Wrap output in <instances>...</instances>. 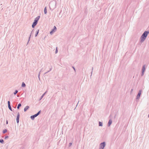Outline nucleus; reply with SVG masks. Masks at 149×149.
Listing matches in <instances>:
<instances>
[{"instance_id": "1", "label": "nucleus", "mask_w": 149, "mask_h": 149, "mask_svg": "<svg viewBox=\"0 0 149 149\" xmlns=\"http://www.w3.org/2000/svg\"><path fill=\"white\" fill-rule=\"evenodd\" d=\"M149 33L148 31H145L142 34L140 38V41L141 42H143L145 40Z\"/></svg>"}, {"instance_id": "2", "label": "nucleus", "mask_w": 149, "mask_h": 149, "mask_svg": "<svg viewBox=\"0 0 149 149\" xmlns=\"http://www.w3.org/2000/svg\"><path fill=\"white\" fill-rule=\"evenodd\" d=\"M106 145V143L105 142L101 143L100 145L99 149H103Z\"/></svg>"}, {"instance_id": "3", "label": "nucleus", "mask_w": 149, "mask_h": 149, "mask_svg": "<svg viewBox=\"0 0 149 149\" xmlns=\"http://www.w3.org/2000/svg\"><path fill=\"white\" fill-rule=\"evenodd\" d=\"M40 113V111H39L38 113H37L36 114H35V115L31 116V119L32 120H33L35 118L37 117V116H38L39 114Z\"/></svg>"}, {"instance_id": "4", "label": "nucleus", "mask_w": 149, "mask_h": 149, "mask_svg": "<svg viewBox=\"0 0 149 149\" xmlns=\"http://www.w3.org/2000/svg\"><path fill=\"white\" fill-rule=\"evenodd\" d=\"M142 91L141 90H140L139 91V93L136 96V99L139 100V99L140 95L141 94Z\"/></svg>"}, {"instance_id": "5", "label": "nucleus", "mask_w": 149, "mask_h": 149, "mask_svg": "<svg viewBox=\"0 0 149 149\" xmlns=\"http://www.w3.org/2000/svg\"><path fill=\"white\" fill-rule=\"evenodd\" d=\"M56 30V28L55 26H54V28L52 29L50 32V33L51 34H52L53 32H55Z\"/></svg>"}, {"instance_id": "6", "label": "nucleus", "mask_w": 149, "mask_h": 149, "mask_svg": "<svg viewBox=\"0 0 149 149\" xmlns=\"http://www.w3.org/2000/svg\"><path fill=\"white\" fill-rule=\"evenodd\" d=\"M45 65H44V64H43L42 65V66H41V67H42V68H41V70H40V72H39V73H38V77H40V72L42 71V70L43 69V68L45 67Z\"/></svg>"}, {"instance_id": "7", "label": "nucleus", "mask_w": 149, "mask_h": 149, "mask_svg": "<svg viewBox=\"0 0 149 149\" xmlns=\"http://www.w3.org/2000/svg\"><path fill=\"white\" fill-rule=\"evenodd\" d=\"M19 113H18L16 118V121L17 123H18L19 122Z\"/></svg>"}, {"instance_id": "8", "label": "nucleus", "mask_w": 149, "mask_h": 149, "mask_svg": "<svg viewBox=\"0 0 149 149\" xmlns=\"http://www.w3.org/2000/svg\"><path fill=\"white\" fill-rule=\"evenodd\" d=\"M40 18V16H38L35 19L34 22H36V23H37L38 21L39 20V18Z\"/></svg>"}, {"instance_id": "9", "label": "nucleus", "mask_w": 149, "mask_h": 149, "mask_svg": "<svg viewBox=\"0 0 149 149\" xmlns=\"http://www.w3.org/2000/svg\"><path fill=\"white\" fill-rule=\"evenodd\" d=\"M8 107L9 109L11 111H12L13 110L12 109V108H11V107L10 105V102L9 101H8Z\"/></svg>"}, {"instance_id": "10", "label": "nucleus", "mask_w": 149, "mask_h": 149, "mask_svg": "<svg viewBox=\"0 0 149 149\" xmlns=\"http://www.w3.org/2000/svg\"><path fill=\"white\" fill-rule=\"evenodd\" d=\"M145 65H144L142 66V72H144L145 70Z\"/></svg>"}, {"instance_id": "11", "label": "nucleus", "mask_w": 149, "mask_h": 149, "mask_svg": "<svg viewBox=\"0 0 149 149\" xmlns=\"http://www.w3.org/2000/svg\"><path fill=\"white\" fill-rule=\"evenodd\" d=\"M112 121L111 120H109L108 123V126L109 127L112 123Z\"/></svg>"}, {"instance_id": "12", "label": "nucleus", "mask_w": 149, "mask_h": 149, "mask_svg": "<svg viewBox=\"0 0 149 149\" xmlns=\"http://www.w3.org/2000/svg\"><path fill=\"white\" fill-rule=\"evenodd\" d=\"M29 108V106H26L24 109V111H26V110L28 109Z\"/></svg>"}, {"instance_id": "13", "label": "nucleus", "mask_w": 149, "mask_h": 149, "mask_svg": "<svg viewBox=\"0 0 149 149\" xmlns=\"http://www.w3.org/2000/svg\"><path fill=\"white\" fill-rule=\"evenodd\" d=\"M37 23H36V22H34L32 25V27L33 28H34L35 26L37 24Z\"/></svg>"}, {"instance_id": "14", "label": "nucleus", "mask_w": 149, "mask_h": 149, "mask_svg": "<svg viewBox=\"0 0 149 149\" xmlns=\"http://www.w3.org/2000/svg\"><path fill=\"white\" fill-rule=\"evenodd\" d=\"M47 91L45 92L43 94H42V95L40 99V100L42 99L43 98V96H44V95H45Z\"/></svg>"}, {"instance_id": "15", "label": "nucleus", "mask_w": 149, "mask_h": 149, "mask_svg": "<svg viewBox=\"0 0 149 149\" xmlns=\"http://www.w3.org/2000/svg\"><path fill=\"white\" fill-rule=\"evenodd\" d=\"M44 13L46 14L47 13V9L46 8V7H45L44 9Z\"/></svg>"}, {"instance_id": "16", "label": "nucleus", "mask_w": 149, "mask_h": 149, "mask_svg": "<svg viewBox=\"0 0 149 149\" xmlns=\"http://www.w3.org/2000/svg\"><path fill=\"white\" fill-rule=\"evenodd\" d=\"M26 86V84L24 82H22V87H24Z\"/></svg>"}, {"instance_id": "17", "label": "nucleus", "mask_w": 149, "mask_h": 149, "mask_svg": "<svg viewBox=\"0 0 149 149\" xmlns=\"http://www.w3.org/2000/svg\"><path fill=\"white\" fill-rule=\"evenodd\" d=\"M103 125V123L101 122H99V126H102Z\"/></svg>"}, {"instance_id": "18", "label": "nucleus", "mask_w": 149, "mask_h": 149, "mask_svg": "<svg viewBox=\"0 0 149 149\" xmlns=\"http://www.w3.org/2000/svg\"><path fill=\"white\" fill-rule=\"evenodd\" d=\"M39 30H37L36 31V33L35 35V37H36L37 35H38V33H39Z\"/></svg>"}, {"instance_id": "19", "label": "nucleus", "mask_w": 149, "mask_h": 149, "mask_svg": "<svg viewBox=\"0 0 149 149\" xmlns=\"http://www.w3.org/2000/svg\"><path fill=\"white\" fill-rule=\"evenodd\" d=\"M21 106V104L19 103V104L17 107V109H19V107Z\"/></svg>"}, {"instance_id": "20", "label": "nucleus", "mask_w": 149, "mask_h": 149, "mask_svg": "<svg viewBox=\"0 0 149 149\" xmlns=\"http://www.w3.org/2000/svg\"><path fill=\"white\" fill-rule=\"evenodd\" d=\"M18 91L17 90H16L15 92L14 93V94L15 95L18 92Z\"/></svg>"}, {"instance_id": "21", "label": "nucleus", "mask_w": 149, "mask_h": 149, "mask_svg": "<svg viewBox=\"0 0 149 149\" xmlns=\"http://www.w3.org/2000/svg\"><path fill=\"white\" fill-rule=\"evenodd\" d=\"M32 31L31 32V33L30 34V36L29 37V39H28V42L30 40V38H31V34H32Z\"/></svg>"}, {"instance_id": "22", "label": "nucleus", "mask_w": 149, "mask_h": 149, "mask_svg": "<svg viewBox=\"0 0 149 149\" xmlns=\"http://www.w3.org/2000/svg\"><path fill=\"white\" fill-rule=\"evenodd\" d=\"M3 139H0V142L1 143H3Z\"/></svg>"}, {"instance_id": "23", "label": "nucleus", "mask_w": 149, "mask_h": 149, "mask_svg": "<svg viewBox=\"0 0 149 149\" xmlns=\"http://www.w3.org/2000/svg\"><path fill=\"white\" fill-rule=\"evenodd\" d=\"M7 132V130H6V129H5L3 131V133H5L6 132Z\"/></svg>"}, {"instance_id": "24", "label": "nucleus", "mask_w": 149, "mask_h": 149, "mask_svg": "<svg viewBox=\"0 0 149 149\" xmlns=\"http://www.w3.org/2000/svg\"><path fill=\"white\" fill-rule=\"evenodd\" d=\"M58 52V50H57V47H56V51H55V53L56 54Z\"/></svg>"}, {"instance_id": "25", "label": "nucleus", "mask_w": 149, "mask_h": 149, "mask_svg": "<svg viewBox=\"0 0 149 149\" xmlns=\"http://www.w3.org/2000/svg\"><path fill=\"white\" fill-rule=\"evenodd\" d=\"M8 136H6L5 138H4V139H8Z\"/></svg>"}, {"instance_id": "26", "label": "nucleus", "mask_w": 149, "mask_h": 149, "mask_svg": "<svg viewBox=\"0 0 149 149\" xmlns=\"http://www.w3.org/2000/svg\"><path fill=\"white\" fill-rule=\"evenodd\" d=\"M93 68H92V71H91V76H92V72H93Z\"/></svg>"}, {"instance_id": "27", "label": "nucleus", "mask_w": 149, "mask_h": 149, "mask_svg": "<svg viewBox=\"0 0 149 149\" xmlns=\"http://www.w3.org/2000/svg\"><path fill=\"white\" fill-rule=\"evenodd\" d=\"M144 72H142L141 74V76H143L144 75Z\"/></svg>"}, {"instance_id": "28", "label": "nucleus", "mask_w": 149, "mask_h": 149, "mask_svg": "<svg viewBox=\"0 0 149 149\" xmlns=\"http://www.w3.org/2000/svg\"><path fill=\"white\" fill-rule=\"evenodd\" d=\"M72 68H73V69L75 71V69L74 68V67H72Z\"/></svg>"}, {"instance_id": "29", "label": "nucleus", "mask_w": 149, "mask_h": 149, "mask_svg": "<svg viewBox=\"0 0 149 149\" xmlns=\"http://www.w3.org/2000/svg\"><path fill=\"white\" fill-rule=\"evenodd\" d=\"M72 143H69V145H70V146H71L72 145Z\"/></svg>"}, {"instance_id": "30", "label": "nucleus", "mask_w": 149, "mask_h": 149, "mask_svg": "<svg viewBox=\"0 0 149 149\" xmlns=\"http://www.w3.org/2000/svg\"><path fill=\"white\" fill-rule=\"evenodd\" d=\"M51 70H52V68H50V70H49V71H48V72H49V71H51Z\"/></svg>"}, {"instance_id": "31", "label": "nucleus", "mask_w": 149, "mask_h": 149, "mask_svg": "<svg viewBox=\"0 0 149 149\" xmlns=\"http://www.w3.org/2000/svg\"><path fill=\"white\" fill-rule=\"evenodd\" d=\"M133 89H132L131 90V92L132 93V92L133 91Z\"/></svg>"}, {"instance_id": "32", "label": "nucleus", "mask_w": 149, "mask_h": 149, "mask_svg": "<svg viewBox=\"0 0 149 149\" xmlns=\"http://www.w3.org/2000/svg\"><path fill=\"white\" fill-rule=\"evenodd\" d=\"M6 124H8V121L7 120H6Z\"/></svg>"}, {"instance_id": "33", "label": "nucleus", "mask_w": 149, "mask_h": 149, "mask_svg": "<svg viewBox=\"0 0 149 149\" xmlns=\"http://www.w3.org/2000/svg\"><path fill=\"white\" fill-rule=\"evenodd\" d=\"M38 77L39 79L40 80V77Z\"/></svg>"}, {"instance_id": "34", "label": "nucleus", "mask_w": 149, "mask_h": 149, "mask_svg": "<svg viewBox=\"0 0 149 149\" xmlns=\"http://www.w3.org/2000/svg\"><path fill=\"white\" fill-rule=\"evenodd\" d=\"M78 103L77 104H78Z\"/></svg>"}]
</instances>
